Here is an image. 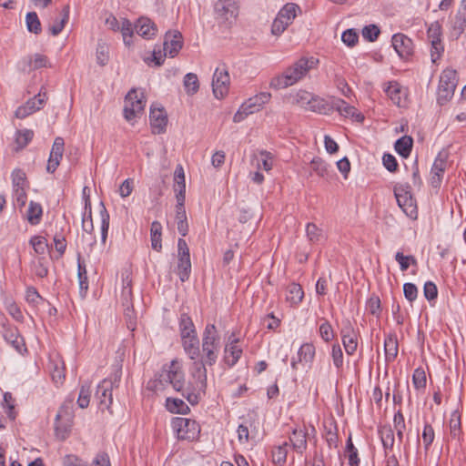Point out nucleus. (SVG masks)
Masks as SVG:
<instances>
[{"label": "nucleus", "mask_w": 466, "mask_h": 466, "mask_svg": "<svg viewBox=\"0 0 466 466\" xmlns=\"http://www.w3.org/2000/svg\"><path fill=\"white\" fill-rule=\"evenodd\" d=\"M318 62V59L313 56L299 58L292 66L288 67L282 75L272 78L269 84L270 87L281 89L296 84L302 79L310 69L314 68Z\"/></svg>", "instance_id": "1"}, {"label": "nucleus", "mask_w": 466, "mask_h": 466, "mask_svg": "<svg viewBox=\"0 0 466 466\" xmlns=\"http://www.w3.org/2000/svg\"><path fill=\"white\" fill-rule=\"evenodd\" d=\"M167 384L171 385L175 390L181 392L187 398L185 374L181 363L177 360H173L169 365H165L157 380L148 382V388L157 390L164 389Z\"/></svg>", "instance_id": "2"}, {"label": "nucleus", "mask_w": 466, "mask_h": 466, "mask_svg": "<svg viewBox=\"0 0 466 466\" xmlns=\"http://www.w3.org/2000/svg\"><path fill=\"white\" fill-rule=\"evenodd\" d=\"M220 349V337L214 324H208L202 334V361L209 366L216 363Z\"/></svg>", "instance_id": "3"}, {"label": "nucleus", "mask_w": 466, "mask_h": 466, "mask_svg": "<svg viewBox=\"0 0 466 466\" xmlns=\"http://www.w3.org/2000/svg\"><path fill=\"white\" fill-rule=\"evenodd\" d=\"M207 363L204 361H195L192 369V378L194 380L192 389L187 387V399L191 404L198 402L201 394L206 392L207 389Z\"/></svg>", "instance_id": "4"}, {"label": "nucleus", "mask_w": 466, "mask_h": 466, "mask_svg": "<svg viewBox=\"0 0 466 466\" xmlns=\"http://www.w3.org/2000/svg\"><path fill=\"white\" fill-rule=\"evenodd\" d=\"M121 379V368L116 366L109 378L103 380L97 386L96 391V398L99 402L102 410L109 409L112 402V390L117 388Z\"/></svg>", "instance_id": "5"}, {"label": "nucleus", "mask_w": 466, "mask_h": 466, "mask_svg": "<svg viewBox=\"0 0 466 466\" xmlns=\"http://www.w3.org/2000/svg\"><path fill=\"white\" fill-rule=\"evenodd\" d=\"M171 427L176 433L177 438L181 441H193L198 438L200 433V427L198 423L188 418H173L171 420Z\"/></svg>", "instance_id": "6"}, {"label": "nucleus", "mask_w": 466, "mask_h": 466, "mask_svg": "<svg viewBox=\"0 0 466 466\" xmlns=\"http://www.w3.org/2000/svg\"><path fill=\"white\" fill-rule=\"evenodd\" d=\"M457 83V72L454 69L446 68L442 71L437 94V101L440 105H444L452 98Z\"/></svg>", "instance_id": "7"}, {"label": "nucleus", "mask_w": 466, "mask_h": 466, "mask_svg": "<svg viewBox=\"0 0 466 466\" xmlns=\"http://www.w3.org/2000/svg\"><path fill=\"white\" fill-rule=\"evenodd\" d=\"M300 8L294 3L286 4L278 13L271 25V34L279 36L297 16Z\"/></svg>", "instance_id": "8"}, {"label": "nucleus", "mask_w": 466, "mask_h": 466, "mask_svg": "<svg viewBox=\"0 0 466 466\" xmlns=\"http://www.w3.org/2000/svg\"><path fill=\"white\" fill-rule=\"evenodd\" d=\"M145 106L144 94L141 92L138 95L137 90L132 88L125 97L124 117L128 122L139 117L144 113Z\"/></svg>", "instance_id": "9"}, {"label": "nucleus", "mask_w": 466, "mask_h": 466, "mask_svg": "<svg viewBox=\"0 0 466 466\" xmlns=\"http://www.w3.org/2000/svg\"><path fill=\"white\" fill-rule=\"evenodd\" d=\"M394 195L399 207L402 211L412 219L418 217V208L415 199L412 198L409 186L398 185L394 187Z\"/></svg>", "instance_id": "10"}, {"label": "nucleus", "mask_w": 466, "mask_h": 466, "mask_svg": "<svg viewBox=\"0 0 466 466\" xmlns=\"http://www.w3.org/2000/svg\"><path fill=\"white\" fill-rule=\"evenodd\" d=\"M214 11L218 21L231 24L238 15L237 0H218Z\"/></svg>", "instance_id": "11"}, {"label": "nucleus", "mask_w": 466, "mask_h": 466, "mask_svg": "<svg viewBox=\"0 0 466 466\" xmlns=\"http://www.w3.org/2000/svg\"><path fill=\"white\" fill-rule=\"evenodd\" d=\"M72 422V413L67 409L60 408L55 420V432L59 440L64 441L69 436Z\"/></svg>", "instance_id": "12"}, {"label": "nucleus", "mask_w": 466, "mask_h": 466, "mask_svg": "<svg viewBox=\"0 0 466 466\" xmlns=\"http://www.w3.org/2000/svg\"><path fill=\"white\" fill-rule=\"evenodd\" d=\"M229 82L228 70L225 67H218L215 70L212 80L213 93L217 98H223L228 94Z\"/></svg>", "instance_id": "13"}, {"label": "nucleus", "mask_w": 466, "mask_h": 466, "mask_svg": "<svg viewBox=\"0 0 466 466\" xmlns=\"http://www.w3.org/2000/svg\"><path fill=\"white\" fill-rule=\"evenodd\" d=\"M64 466H111L109 457L106 453L101 452L98 453L94 459L91 465L87 462L84 461L82 459L77 457L76 455H66L63 459Z\"/></svg>", "instance_id": "14"}, {"label": "nucleus", "mask_w": 466, "mask_h": 466, "mask_svg": "<svg viewBox=\"0 0 466 466\" xmlns=\"http://www.w3.org/2000/svg\"><path fill=\"white\" fill-rule=\"evenodd\" d=\"M392 46L401 58H408L413 53V42L404 34L393 35L391 39Z\"/></svg>", "instance_id": "15"}, {"label": "nucleus", "mask_w": 466, "mask_h": 466, "mask_svg": "<svg viewBox=\"0 0 466 466\" xmlns=\"http://www.w3.org/2000/svg\"><path fill=\"white\" fill-rule=\"evenodd\" d=\"M64 139L61 137H56L47 161V172L54 173L56 170L64 154Z\"/></svg>", "instance_id": "16"}, {"label": "nucleus", "mask_w": 466, "mask_h": 466, "mask_svg": "<svg viewBox=\"0 0 466 466\" xmlns=\"http://www.w3.org/2000/svg\"><path fill=\"white\" fill-rule=\"evenodd\" d=\"M150 125L155 134H162L166 131L167 117L163 108L151 106L149 114Z\"/></svg>", "instance_id": "17"}, {"label": "nucleus", "mask_w": 466, "mask_h": 466, "mask_svg": "<svg viewBox=\"0 0 466 466\" xmlns=\"http://www.w3.org/2000/svg\"><path fill=\"white\" fill-rule=\"evenodd\" d=\"M164 50L170 56L174 57L182 48V35L178 31L167 32L165 35Z\"/></svg>", "instance_id": "18"}, {"label": "nucleus", "mask_w": 466, "mask_h": 466, "mask_svg": "<svg viewBox=\"0 0 466 466\" xmlns=\"http://www.w3.org/2000/svg\"><path fill=\"white\" fill-rule=\"evenodd\" d=\"M238 339L234 335L228 339V343L225 347V362L229 367H233L242 355V349L238 345Z\"/></svg>", "instance_id": "19"}, {"label": "nucleus", "mask_w": 466, "mask_h": 466, "mask_svg": "<svg viewBox=\"0 0 466 466\" xmlns=\"http://www.w3.org/2000/svg\"><path fill=\"white\" fill-rule=\"evenodd\" d=\"M181 342L186 354L190 360H197L200 354L199 339L198 334H191L188 336H182Z\"/></svg>", "instance_id": "20"}, {"label": "nucleus", "mask_w": 466, "mask_h": 466, "mask_svg": "<svg viewBox=\"0 0 466 466\" xmlns=\"http://www.w3.org/2000/svg\"><path fill=\"white\" fill-rule=\"evenodd\" d=\"M315 356V347L311 343H304L301 345L298 351V360L293 358L291 360V368L293 370H298V364L304 363H311L313 361Z\"/></svg>", "instance_id": "21"}, {"label": "nucleus", "mask_w": 466, "mask_h": 466, "mask_svg": "<svg viewBox=\"0 0 466 466\" xmlns=\"http://www.w3.org/2000/svg\"><path fill=\"white\" fill-rule=\"evenodd\" d=\"M307 435V431L302 429H294L292 431L289 436V442L296 452L302 454L306 451L308 446Z\"/></svg>", "instance_id": "22"}, {"label": "nucleus", "mask_w": 466, "mask_h": 466, "mask_svg": "<svg viewBox=\"0 0 466 466\" xmlns=\"http://www.w3.org/2000/svg\"><path fill=\"white\" fill-rule=\"evenodd\" d=\"M135 30L137 35L147 39L151 38L157 33V27L155 24L147 17H140L137 21L135 25Z\"/></svg>", "instance_id": "23"}, {"label": "nucleus", "mask_w": 466, "mask_h": 466, "mask_svg": "<svg viewBox=\"0 0 466 466\" xmlns=\"http://www.w3.org/2000/svg\"><path fill=\"white\" fill-rule=\"evenodd\" d=\"M447 162L445 158L441 157V155H439L431 167V183L432 187H439L441 185V182L442 180L443 173L446 169Z\"/></svg>", "instance_id": "24"}, {"label": "nucleus", "mask_w": 466, "mask_h": 466, "mask_svg": "<svg viewBox=\"0 0 466 466\" xmlns=\"http://www.w3.org/2000/svg\"><path fill=\"white\" fill-rule=\"evenodd\" d=\"M307 110L319 114L328 115L332 111V106L330 105V102L327 101L326 99L312 95V99L310 100L309 106H307Z\"/></svg>", "instance_id": "25"}, {"label": "nucleus", "mask_w": 466, "mask_h": 466, "mask_svg": "<svg viewBox=\"0 0 466 466\" xmlns=\"http://www.w3.org/2000/svg\"><path fill=\"white\" fill-rule=\"evenodd\" d=\"M412 146V137L410 136H403L395 142L394 148L400 157L407 158L410 155Z\"/></svg>", "instance_id": "26"}, {"label": "nucleus", "mask_w": 466, "mask_h": 466, "mask_svg": "<svg viewBox=\"0 0 466 466\" xmlns=\"http://www.w3.org/2000/svg\"><path fill=\"white\" fill-rule=\"evenodd\" d=\"M385 357L388 361L393 360L398 355V339L395 334H390L384 340Z\"/></svg>", "instance_id": "27"}, {"label": "nucleus", "mask_w": 466, "mask_h": 466, "mask_svg": "<svg viewBox=\"0 0 466 466\" xmlns=\"http://www.w3.org/2000/svg\"><path fill=\"white\" fill-rule=\"evenodd\" d=\"M306 235L309 241L312 244H319L325 239V234L323 230L314 223L307 224Z\"/></svg>", "instance_id": "28"}, {"label": "nucleus", "mask_w": 466, "mask_h": 466, "mask_svg": "<svg viewBox=\"0 0 466 466\" xmlns=\"http://www.w3.org/2000/svg\"><path fill=\"white\" fill-rule=\"evenodd\" d=\"M304 292L300 285L291 283L287 288L286 299L291 304L297 305L302 301Z\"/></svg>", "instance_id": "29"}, {"label": "nucleus", "mask_w": 466, "mask_h": 466, "mask_svg": "<svg viewBox=\"0 0 466 466\" xmlns=\"http://www.w3.org/2000/svg\"><path fill=\"white\" fill-rule=\"evenodd\" d=\"M271 95L268 92H261L248 98L246 102L249 106V108L255 113L260 110L263 105L267 104L270 100Z\"/></svg>", "instance_id": "30"}, {"label": "nucleus", "mask_w": 466, "mask_h": 466, "mask_svg": "<svg viewBox=\"0 0 466 466\" xmlns=\"http://www.w3.org/2000/svg\"><path fill=\"white\" fill-rule=\"evenodd\" d=\"M166 407L172 413L187 414L189 411L187 404L177 398H167Z\"/></svg>", "instance_id": "31"}, {"label": "nucleus", "mask_w": 466, "mask_h": 466, "mask_svg": "<svg viewBox=\"0 0 466 466\" xmlns=\"http://www.w3.org/2000/svg\"><path fill=\"white\" fill-rule=\"evenodd\" d=\"M180 337L197 334L195 325L187 313H182L179 318Z\"/></svg>", "instance_id": "32"}, {"label": "nucleus", "mask_w": 466, "mask_h": 466, "mask_svg": "<svg viewBox=\"0 0 466 466\" xmlns=\"http://www.w3.org/2000/svg\"><path fill=\"white\" fill-rule=\"evenodd\" d=\"M161 231L162 226L160 222L153 221L150 228L151 246L157 251H160L162 248Z\"/></svg>", "instance_id": "33"}, {"label": "nucleus", "mask_w": 466, "mask_h": 466, "mask_svg": "<svg viewBox=\"0 0 466 466\" xmlns=\"http://www.w3.org/2000/svg\"><path fill=\"white\" fill-rule=\"evenodd\" d=\"M43 214L42 207L39 203L31 201L26 211V218L31 225H37Z\"/></svg>", "instance_id": "34"}, {"label": "nucleus", "mask_w": 466, "mask_h": 466, "mask_svg": "<svg viewBox=\"0 0 466 466\" xmlns=\"http://www.w3.org/2000/svg\"><path fill=\"white\" fill-rule=\"evenodd\" d=\"M174 190L177 194H186L185 173L183 167L177 165L174 172Z\"/></svg>", "instance_id": "35"}, {"label": "nucleus", "mask_w": 466, "mask_h": 466, "mask_svg": "<svg viewBox=\"0 0 466 466\" xmlns=\"http://www.w3.org/2000/svg\"><path fill=\"white\" fill-rule=\"evenodd\" d=\"M289 445V442L284 441L281 445L276 446L272 450L271 457L275 464L283 465L286 462Z\"/></svg>", "instance_id": "36"}, {"label": "nucleus", "mask_w": 466, "mask_h": 466, "mask_svg": "<svg viewBox=\"0 0 466 466\" xmlns=\"http://www.w3.org/2000/svg\"><path fill=\"white\" fill-rule=\"evenodd\" d=\"M312 95L313 94L308 91L299 90L296 94L290 96L291 103L307 110V106H309L310 100L312 99Z\"/></svg>", "instance_id": "37"}, {"label": "nucleus", "mask_w": 466, "mask_h": 466, "mask_svg": "<svg viewBox=\"0 0 466 466\" xmlns=\"http://www.w3.org/2000/svg\"><path fill=\"white\" fill-rule=\"evenodd\" d=\"M34 137V131L31 129L17 130L15 133L16 150L23 149Z\"/></svg>", "instance_id": "38"}, {"label": "nucleus", "mask_w": 466, "mask_h": 466, "mask_svg": "<svg viewBox=\"0 0 466 466\" xmlns=\"http://www.w3.org/2000/svg\"><path fill=\"white\" fill-rule=\"evenodd\" d=\"M69 5L64 6L62 10V18L57 20L49 27V31L53 35H59L69 19Z\"/></svg>", "instance_id": "39"}, {"label": "nucleus", "mask_w": 466, "mask_h": 466, "mask_svg": "<svg viewBox=\"0 0 466 466\" xmlns=\"http://www.w3.org/2000/svg\"><path fill=\"white\" fill-rule=\"evenodd\" d=\"M451 435L453 439H459L461 434V415L458 411H453L449 420Z\"/></svg>", "instance_id": "40"}, {"label": "nucleus", "mask_w": 466, "mask_h": 466, "mask_svg": "<svg viewBox=\"0 0 466 466\" xmlns=\"http://www.w3.org/2000/svg\"><path fill=\"white\" fill-rule=\"evenodd\" d=\"M379 433L380 435V439L384 449L386 451L391 450L395 441L394 431L391 430V428L384 426L380 429Z\"/></svg>", "instance_id": "41"}, {"label": "nucleus", "mask_w": 466, "mask_h": 466, "mask_svg": "<svg viewBox=\"0 0 466 466\" xmlns=\"http://www.w3.org/2000/svg\"><path fill=\"white\" fill-rule=\"evenodd\" d=\"M12 187L13 188H27L28 182L25 171L16 168L12 172Z\"/></svg>", "instance_id": "42"}, {"label": "nucleus", "mask_w": 466, "mask_h": 466, "mask_svg": "<svg viewBox=\"0 0 466 466\" xmlns=\"http://www.w3.org/2000/svg\"><path fill=\"white\" fill-rule=\"evenodd\" d=\"M466 28V16L463 14L458 13L452 21L451 35L458 38Z\"/></svg>", "instance_id": "43"}, {"label": "nucleus", "mask_w": 466, "mask_h": 466, "mask_svg": "<svg viewBox=\"0 0 466 466\" xmlns=\"http://www.w3.org/2000/svg\"><path fill=\"white\" fill-rule=\"evenodd\" d=\"M184 86L187 94L194 95L198 91L199 84L196 74L187 73L184 77Z\"/></svg>", "instance_id": "44"}, {"label": "nucleus", "mask_w": 466, "mask_h": 466, "mask_svg": "<svg viewBox=\"0 0 466 466\" xmlns=\"http://www.w3.org/2000/svg\"><path fill=\"white\" fill-rule=\"evenodd\" d=\"M26 26L29 32L38 35L41 32V23L35 12H29L25 17Z\"/></svg>", "instance_id": "45"}, {"label": "nucleus", "mask_w": 466, "mask_h": 466, "mask_svg": "<svg viewBox=\"0 0 466 466\" xmlns=\"http://www.w3.org/2000/svg\"><path fill=\"white\" fill-rule=\"evenodd\" d=\"M109 60V47L106 44L99 42L96 47V62L104 66Z\"/></svg>", "instance_id": "46"}, {"label": "nucleus", "mask_w": 466, "mask_h": 466, "mask_svg": "<svg viewBox=\"0 0 466 466\" xmlns=\"http://www.w3.org/2000/svg\"><path fill=\"white\" fill-rule=\"evenodd\" d=\"M29 243L33 247L35 252L39 255L45 254L46 248H48L46 238L42 236L32 237Z\"/></svg>", "instance_id": "47"}, {"label": "nucleus", "mask_w": 466, "mask_h": 466, "mask_svg": "<svg viewBox=\"0 0 466 466\" xmlns=\"http://www.w3.org/2000/svg\"><path fill=\"white\" fill-rule=\"evenodd\" d=\"M5 339L9 342L15 350H20L23 339L18 336L15 329H6L4 332Z\"/></svg>", "instance_id": "48"}, {"label": "nucleus", "mask_w": 466, "mask_h": 466, "mask_svg": "<svg viewBox=\"0 0 466 466\" xmlns=\"http://www.w3.org/2000/svg\"><path fill=\"white\" fill-rule=\"evenodd\" d=\"M386 94L390 100L397 106H400L401 103V88L398 83L390 84L386 88Z\"/></svg>", "instance_id": "49"}, {"label": "nucleus", "mask_w": 466, "mask_h": 466, "mask_svg": "<svg viewBox=\"0 0 466 466\" xmlns=\"http://www.w3.org/2000/svg\"><path fill=\"white\" fill-rule=\"evenodd\" d=\"M29 66L34 70L50 66L47 56L42 54H35L29 57Z\"/></svg>", "instance_id": "50"}, {"label": "nucleus", "mask_w": 466, "mask_h": 466, "mask_svg": "<svg viewBox=\"0 0 466 466\" xmlns=\"http://www.w3.org/2000/svg\"><path fill=\"white\" fill-rule=\"evenodd\" d=\"M366 309L373 316L379 318L381 313L380 299L378 296H371L366 303Z\"/></svg>", "instance_id": "51"}, {"label": "nucleus", "mask_w": 466, "mask_h": 466, "mask_svg": "<svg viewBox=\"0 0 466 466\" xmlns=\"http://www.w3.org/2000/svg\"><path fill=\"white\" fill-rule=\"evenodd\" d=\"M177 263L190 261L189 248L185 239L178 238L177 241Z\"/></svg>", "instance_id": "52"}, {"label": "nucleus", "mask_w": 466, "mask_h": 466, "mask_svg": "<svg viewBox=\"0 0 466 466\" xmlns=\"http://www.w3.org/2000/svg\"><path fill=\"white\" fill-rule=\"evenodd\" d=\"M442 28L441 25L435 21L430 25L427 30V36L430 42L441 41Z\"/></svg>", "instance_id": "53"}, {"label": "nucleus", "mask_w": 466, "mask_h": 466, "mask_svg": "<svg viewBox=\"0 0 466 466\" xmlns=\"http://www.w3.org/2000/svg\"><path fill=\"white\" fill-rule=\"evenodd\" d=\"M431 43V59L433 64H436L444 53V45L442 41H432Z\"/></svg>", "instance_id": "54"}, {"label": "nucleus", "mask_w": 466, "mask_h": 466, "mask_svg": "<svg viewBox=\"0 0 466 466\" xmlns=\"http://www.w3.org/2000/svg\"><path fill=\"white\" fill-rule=\"evenodd\" d=\"M102 209L100 210L101 216V240L103 243L106 242L107 238V232L109 228V214L106 211L103 203H101Z\"/></svg>", "instance_id": "55"}, {"label": "nucleus", "mask_w": 466, "mask_h": 466, "mask_svg": "<svg viewBox=\"0 0 466 466\" xmlns=\"http://www.w3.org/2000/svg\"><path fill=\"white\" fill-rule=\"evenodd\" d=\"M78 281L79 288L81 291H86L88 289V280H87V272L86 268V265L81 262L80 257H78Z\"/></svg>", "instance_id": "56"}, {"label": "nucleus", "mask_w": 466, "mask_h": 466, "mask_svg": "<svg viewBox=\"0 0 466 466\" xmlns=\"http://www.w3.org/2000/svg\"><path fill=\"white\" fill-rule=\"evenodd\" d=\"M435 433L432 426L429 423H425L421 438L423 441V445L426 451L429 450L430 446L432 444L434 441Z\"/></svg>", "instance_id": "57"}, {"label": "nucleus", "mask_w": 466, "mask_h": 466, "mask_svg": "<svg viewBox=\"0 0 466 466\" xmlns=\"http://www.w3.org/2000/svg\"><path fill=\"white\" fill-rule=\"evenodd\" d=\"M412 382L417 390L424 389L426 387V374L421 368H418L414 370L412 376Z\"/></svg>", "instance_id": "58"}, {"label": "nucleus", "mask_w": 466, "mask_h": 466, "mask_svg": "<svg viewBox=\"0 0 466 466\" xmlns=\"http://www.w3.org/2000/svg\"><path fill=\"white\" fill-rule=\"evenodd\" d=\"M46 99V94L38 93L34 98L29 99L25 105L29 106L32 114L39 110L45 104Z\"/></svg>", "instance_id": "59"}, {"label": "nucleus", "mask_w": 466, "mask_h": 466, "mask_svg": "<svg viewBox=\"0 0 466 466\" xmlns=\"http://www.w3.org/2000/svg\"><path fill=\"white\" fill-rule=\"evenodd\" d=\"M395 259L399 262L401 271H406L410 264L416 265L417 261L413 256H405L402 252H397Z\"/></svg>", "instance_id": "60"}, {"label": "nucleus", "mask_w": 466, "mask_h": 466, "mask_svg": "<svg viewBox=\"0 0 466 466\" xmlns=\"http://www.w3.org/2000/svg\"><path fill=\"white\" fill-rule=\"evenodd\" d=\"M319 331L321 339L326 342L330 341L334 338L333 328L328 320H324L320 324Z\"/></svg>", "instance_id": "61"}, {"label": "nucleus", "mask_w": 466, "mask_h": 466, "mask_svg": "<svg viewBox=\"0 0 466 466\" xmlns=\"http://www.w3.org/2000/svg\"><path fill=\"white\" fill-rule=\"evenodd\" d=\"M252 423L250 420H246L244 423L238 425V439L240 443H247L249 440V427Z\"/></svg>", "instance_id": "62"}, {"label": "nucleus", "mask_w": 466, "mask_h": 466, "mask_svg": "<svg viewBox=\"0 0 466 466\" xmlns=\"http://www.w3.org/2000/svg\"><path fill=\"white\" fill-rule=\"evenodd\" d=\"M341 40L348 46L353 47L359 41V35L354 29H347L342 33Z\"/></svg>", "instance_id": "63"}, {"label": "nucleus", "mask_w": 466, "mask_h": 466, "mask_svg": "<svg viewBox=\"0 0 466 466\" xmlns=\"http://www.w3.org/2000/svg\"><path fill=\"white\" fill-rule=\"evenodd\" d=\"M25 299L28 303L35 306L45 301V299L40 296L36 289L34 287H28L26 289Z\"/></svg>", "instance_id": "64"}]
</instances>
